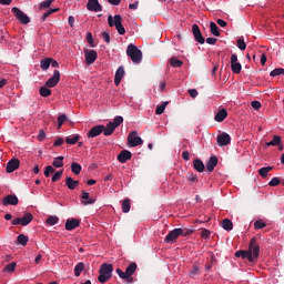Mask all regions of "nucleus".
<instances>
[{
  "label": "nucleus",
  "mask_w": 284,
  "mask_h": 284,
  "mask_svg": "<svg viewBox=\"0 0 284 284\" xmlns=\"http://www.w3.org/2000/svg\"><path fill=\"white\" fill-rule=\"evenodd\" d=\"M34 216L32 213H26L22 217L13 219L11 224L12 225H22V227H26V225H30L32 223Z\"/></svg>",
  "instance_id": "0eeeda50"
},
{
  "label": "nucleus",
  "mask_w": 284,
  "mask_h": 284,
  "mask_svg": "<svg viewBox=\"0 0 284 284\" xmlns=\"http://www.w3.org/2000/svg\"><path fill=\"white\" fill-rule=\"evenodd\" d=\"M68 121L67 114H61L58 116V130H61L62 125Z\"/></svg>",
  "instance_id": "ea45409f"
},
{
  "label": "nucleus",
  "mask_w": 284,
  "mask_h": 284,
  "mask_svg": "<svg viewBox=\"0 0 284 284\" xmlns=\"http://www.w3.org/2000/svg\"><path fill=\"white\" fill-rule=\"evenodd\" d=\"M139 8V1H135L134 3L129 4L130 10H136Z\"/></svg>",
  "instance_id": "338daca9"
},
{
  "label": "nucleus",
  "mask_w": 284,
  "mask_h": 284,
  "mask_svg": "<svg viewBox=\"0 0 284 284\" xmlns=\"http://www.w3.org/2000/svg\"><path fill=\"white\" fill-rule=\"evenodd\" d=\"M111 124H113V126L119 128V125H121V123H123V116L121 115H116L113 120V122H110Z\"/></svg>",
  "instance_id": "c03bdc74"
},
{
  "label": "nucleus",
  "mask_w": 284,
  "mask_h": 284,
  "mask_svg": "<svg viewBox=\"0 0 284 284\" xmlns=\"http://www.w3.org/2000/svg\"><path fill=\"white\" fill-rule=\"evenodd\" d=\"M170 63H171L172 68H181V65H183V61H181L174 57L170 59Z\"/></svg>",
  "instance_id": "a19ab883"
},
{
  "label": "nucleus",
  "mask_w": 284,
  "mask_h": 284,
  "mask_svg": "<svg viewBox=\"0 0 284 284\" xmlns=\"http://www.w3.org/2000/svg\"><path fill=\"white\" fill-rule=\"evenodd\" d=\"M125 74V69L123 67H120L115 72L114 83L115 85H119L121 83V79H123Z\"/></svg>",
  "instance_id": "5701e85b"
},
{
  "label": "nucleus",
  "mask_w": 284,
  "mask_h": 284,
  "mask_svg": "<svg viewBox=\"0 0 284 284\" xmlns=\"http://www.w3.org/2000/svg\"><path fill=\"white\" fill-rule=\"evenodd\" d=\"M192 33L197 43H200L201 45L205 43V38L203 37V33H201V29L199 28V24L192 26Z\"/></svg>",
  "instance_id": "dca6fc26"
},
{
  "label": "nucleus",
  "mask_w": 284,
  "mask_h": 284,
  "mask_svg": "<svg viewBox=\"0 0 284 284\" xmlns=\"http://www.w3.org/2000/svg\"><path fill=\"white\" fill-rule=\"evenodd\" d=\"M281 184V180L278 179V178H273L271 181H270V183H268V185L271 186V187H276V185H280Z\"/></svg>",
  "instance_id": "5fc2aeb1"
},
{
  "label": "nucleus",
  "mask_w": 284,
  "mask_h": 284,
  "mask_svg": "<svg viewBox=\"0 0 284 284\" xmlns=\"http://www.w3.org/2000/svg\"><path fill=\"white\" fill-rule=\"evenodd\" d=\"M103 130H105V125L99 124L95 126H92L90 131L87 133L88 139H94L99 136L100 134H103Z\"/></svg>",
  "instance_id": "ddd939ff"
},
{
  "label": "nucleus",
  "mask_w": 284,
  "mask_h": 284,
  "mask_svg": "<svg viewBox=\"0 0 284 284\" xmlns=\"http://www.w3.org/2000/svg\"><path fill=\"white\" fill-rule=\"evenodd\" d=\"M54 168H52V165H48L44 170V176L49 179L50 174H54Z\"/></svg>",
  "instance_id": "603ef678"
},
{
  "label": "nucleus",
  "mask_w": 284,
  "mask_h": 284,
  "mask_svg": "<svg viewBox=\"0 0 284 284\" xmlns=\"http://www.w3.org/2000/svg\"><path fill=\"white\" fill-rule=\"evenodd\" d=\"M29 241H30V237H28V236H26L23 234H20L17 237L18 245H23V247H26V245H28Z\"/></svg>",
  "instance_id": "473e14b6"
},
{
  "label": "nucleus",
  "mask_w": 284,
  "mask_h": 284,
  "mask_svg": "<svg viewBox=\"0 0 284 284\" xmlns=\"http://www.w3.org/2000/svg\"><path fill=\"white\" fill-rule=\"evenodd\" d=\"M210 30L214 34V37H221V31H219V26H216V23L211 22Z\"/></svg>",
  "instance_id": "58836bf2"
},
{
  "label": "nucleus",
  "mask_w": 284,
  "mask_h": 284,
  "mask_svg": "<svg viewBox=\"0 0 284 284\" xmlns=\"http://www.w3.org/2000/svg\"><path fill=\"white\" fill-rule=\"evenodd\" d=\"M138 145H143V139L139 136L138 131H132L128 135V146L129 148H138Z\"/></svg>",
  "instance_id": "423d86ee"
},
{
  "label": "nucleus",
  "mask_w": 284,
  "mask_h": 284,
  "mask_svg": "<svg viewBox=\"0 0 284 284\" xmlns=\"http://www.w3.org/2000/svg\"><path fill=\"white\" fill-rule=\"evenodd\" d=\"M216 165H219V158H216V155H213L206 162V170H207V172H210V173L214 172V168Z\"/></svg>",
  "instance_id": "412c9836"
},
{
  "label": "nucleus",
  "mask_w": 284,
  "mask_h": 284,
  "mask_svg": "<svg viewBox=\"0 0 284 284\" xmlns=\"http://www.w3.org/2000/svg\"><path fill=\"white\" fill-rule=\"evenodd\" d=\"M222 227L223 230H226V232H232V230L234 229V224L230 219H224L222 221Z\"/></svg>",
  "instance_id": "cd10ccee"
},
{
  "label": "nucleus",
  "mask_w": 284,
  "mask_h": 284,
  "mask_svg": "<svg viewBox=\"0 0 284 284\" xmlns=\"http://www.w3.org/2000/svg\"><path fill=\"white\" fill-rule=\"evenodd\" d=\"M255 230H263V227H267V224L263 222V220H257L254 223Z\"/></svg>",
  "instance_id": "a18cd8bd"
},
{
  "label": "nucleus",
  "mask_w": 284,
  "mask_h": 284,
  "mask_svg": "<svg viewBox=\"0 0 284 284\" xmlns=\"http://www.w3.org/2000/svg\"><path fill=\"white\" fill-rule=\"evenodd\" d=\"M14 270H17V263L14 262H11L10 264H8L6 267H4V272H14Z\"/></svg>",
  "instance_id": "8fccbe9b"
},
{
  "label": "nucleus",
  "mask_w": 284,
  "mask_h": 284,
  "mask_svg": "<svg viewBox=\"0 0 284 284\" xmlns=\"http://www.w3.org/2000/svg\"><path fill=\"white\" fill-rule=\"evenodd\" d=\"M81 199H83V201H84V202H82L83 205H92L97 202V200L90 199V193H88L87 191H82Z\"/></svg>",
  "instance_id": "b1692460"
},
{
  "label": "nucleus",
  "mask_w": 284,
  "mask_h": 284,
  "mask_svg": "<svg viewBox=\"0 0 284 284\" xmlns=\"http://www.w3.org/2000/svg\"><path fill=\"white\" fill-rule=\"evenodd\" d=\"M81 170H83V168L81 166V164L77 163V162H72L71 163V172L73 174H75L77 176H79V174H81Z\"/></svg>",
  "instance_id": "7c9ffc66"
},
{
  "label": "nucleus",
  "mask_w": 284,
  "mask_h": 284,
  "mask_svg": "<svg viewBox=\"0 0 284 284\" xmlns=\"http://www.w3.org/2000/svg\"><path fill=\"white\" fill-rule=\"evenodd\" d=\"M61 176H63V171H57L51 178L52 183H57V181H60Z\"/></svg>",
  "instance_id": "09e8293b"
},
{
  "label": "nucleus",
  "mask_w": 284,
  "mask_h": 284,
  "mask_svg": "<svg viewBox=\"0 0 284 284\" xmlns=\"http://www.w3.org/2000/svg\"><path fill=\"white\" fill-rule=\"evenodd\" d=\"M45 139V131L41 129L38 134V141H43Z\"/></svg>",
  "instance_id": "e2e57ef3"
},
{
  "label": "nucleus",
  "mask_w": 284,
  "mask_h": 284,
  "mask_svg": "<svg viewBox=\"0 0 284 284\" xmlns=\"http://www.w3.org/2000/svg\"><path fill=\"white\" fill-rule=\"evenodd\" d=\"M108 23L110 28H115L116 32L120 34H125V27H123V18L121 14H115L108 17Z\"/></svg>",
  "instance_id": "7ed1b4c3"
},
{
  "label": "nucleus",
  "mask_w": 284,
  "mask_h": 284,
  "mask_svg": "<svg viewBox=\"0 0 284 284\" xmlns=\"http://www.w3.org/2000/svg\"><path fill=\"white\" fill-rule=\"evenodd\" d=\"M136 263L132 262L129 264V266L125 268V272H123L121 268H116L115 272L116 274L123 280V281H129V278L134 275V272H136Z\"/></svg>",
  "instance_id": "39448f33"
},
{
  "label": "nucleus",
  "mask_w": 284,
  "mask_h": 284,
  "mask_svg": "<svg viewBox=\"0 0 284 284\" xmlns=\"http://www.w3.org/2000/svg\"><path fill=\"white\" fill-rule=\"evenodd\" d=\"M54 3V0H44L40 3V8L43 10L45 8H50Z\"/></svg>",
  "instance_id": "864d4df0"
},
{
  "label": "nucleus",
  "mask_w": 284,
  "mask_h": 284,
  "mask_svg": "<svg viewBox=\"0 0 284 284\" xmlns=\"http://www.w3.org/2000/svg\"><path fill=\"white\" fill-rule=\"evenodd\" d=\"M194 234V230L191 229H182L181 236H192Z\"/></svg>",
  "instance_id": "6e6d98bb"
},
{
  "label": "nucleus",
  "mask_w": 284,
  "mask_h": 284,
  "mask_svg": "<svg viewBox=\"0 0 284 284\" xmlns=\"http://www.w3.org/2000/svg\"><path fill=\"white\" fill-rule=\"evenodd\" d=\"M47 225H57V223H59V216L57 215H50L47 221H45Z\"/></svg>",
  "instance_id": "4c0bfd02"
},
{
  "label": "nucleus",
  "mask_w": 284,
  "mask_h": 284,
  "mask_svg": "<svg viewBox=\"0 0 284 284\" xmlns=\"http://www.w3.org/2000/svg\"><path fill=\"white\" fill-rule=\"evenodd\" d=\"M216 41H219V39H216V38H207L206 39V43H209V45H216Z\"/></svg>",
  "instance_id": "0e129e2a"
},
{
  "label": "nucleus",
  "mask_w": 284,
  "mask_h": 284,
  "mask_svg": "<svg viewBox=\"0 0 284 284\" xmlns=\"http://www.w3.org/2000/svg\"><path fill=\"white\" fill-rule=\"evenodd\" d=\"M84 59L87 65H92V63L99 59V53L92 49H84Z\"/></svg>",
  "instance_id": "9d476101"
},
{
  "label": "nucleus",
  "mask_w": 284,
  "mask_h": 284,
  "mask_svg": "<svg viewBox=\"0 0 284 284\" xmlns=\"http://www.w3.org/2000/svg\"><path fill=\"white\" fill-rule=\"evenodd\" d=\"M52 63V58H45L40 61V68L41 70H50V65Z\"/></svg>",
  "instance_id": "c85d7f7f"
},
{
  "label": "nucleus",
  "mask_w": 284,
  "mask_h": 284,
  "mask_svg": "<svg viewBox=\"0 0 284 284\" xmlns=\"http://www.w3.org/2000/svg\"><path fill=\"white\" fill-rule=\"evenodd\" d=\"M85 267V264L83 262H80L74 267V276H81V273L83 272V268Z\"/></svg>",
  "instance_id": "e433bc0d"
},
{
  "label": "nucleus",
  "mask_w": 284,
  "mask_h": 284,
  "mask_svg": "<svg viewBox=\"0 0 284 284\" xmlns=\"http://www.w3.org/2000/svg\"><path fill=\"white\" fill-rule=\"evenodd\" d=\"M63 155L54 158L52 162L53 168H63Z\"/></svg>",
  "instance_id": "c9c22d12"
},
{
  "label": "nucleus",
  "mask_w": 284,
  "mask_h": 284,
  "mask_svg": "<svg viewBox=\"0 0 284 284\" xmlns=\"http://www.w3.org/2000/svg\"><path fill=\"white\" fill-rule=\"evenodd\" d=\"M19 165H21V162L19 159H12L7 163V172L8 174H12L16 170H19Z\"/></svg>",
  "instance_id": "a211bd4d"
},
{
  "label": "nucleus",
  "mask_w": 284,
  "mask_h": 284,
  "mask_svg": "<svg viewBox=\"0 0 284 284\" xmlns=\"http://www.w3.org/2000/svg\"><path fill=\"white\" fill-rule=\"evenodd\" d=\"M68 23H69L70 28H74V18H73V16L69 17Z\"/></svg>",
  "instance_id": "774afa93"
},
{
  "label": "nucleus",
  "mask_w": 284,
  "mask_h": 284,
  "mask_svg": "<svg viewBox=\"0 0 284 284\" xmlns=\"http://www.w3.org/2000/svg\"><path fill=\"white\" fill-rule=\"evenodd\" d=\"M251 106L253 110H261V103L258 101H252Z\"/></svg>",
  "instance_id": "680f3d73"
},
{
  "label": "nucleus",
  "mask_w": 284,
  "mask_h": 284,
  "mask_svg": "<svg viewBox=\"0 0 284 284\" xmlns=\"http://www.w3.org/2000/svg\"><path fill=\"white\" fill-rule=\"evenodd\" d=\"M200 234H201L202 239H210L211 232H210V230L203 229Z\"/></svg>",
  "instance_id": "13d9d810"
},
{
  "label": "nucleus",
  "mask_w": 284,
  "mask_h": 284,
  "mask_svg": "<svg viewBox=\"0 0 284 284\" xmlns=\"http://www.w3.org/2000/svg\"><path fill=\"white\" fill-rule=\"evenodd\" d=\"M130 159H132V152H130L128 150L121 151L120 154L118 155V161L120 163H128V161H130Z\"/></svg>",
  "instance_id": "aec40b11"
},
{
  "label": "nucleus",
  "mask_w": 284,
  "mask_h": 284,
  "mask_svg": "<svg viewBox=\"0 0 284 284\" xmlns=\"http://www.w3.org/2000/svg\"><path fill=\"white\" fill-rule=\"evenodd\" d=\"M114 130H116L114 124H111V122H109L106 124V128L104 126V130H103L104 136H111V134H114Z\"/></svg>",
  "instance_id": "c756f323"
},
{
  "label": "nucleus",
  "mask_w": 284,
  "mask_h": 284,
  "mask_svg": "<svg viewBox=\"0 0 284 284\" xmlns=\"http://www.w3.org/2000/svg\"><path fill=\"white\" fill-rule=\"evenodd\" d=\"M65 185L70 190H77V187L79 186V181L73 180L71 176H68V178H65Z\"/></svg>",
  "instance_id": "393cba45"
},
{
  "label": "nucleus",
  "mask_w": 284,
  "mask_h": 284,
  "mask_svg": "<svg viewBox=\"0 0 284 284\" xmlns=\"http://www.w3.org/2000/svg\"><path fill=\"white\" fill-rule=\"evenodd\" d=\"M281 74H284L283 68H276L270 73L271 77H281Z\"/></svg>",
  "instance_id": "49530a36"
},
{
  "label": "nucleus",
  "mask_w": 284,
  "mask_h": 284,
  "mask_svg": "<svg viewBox=\"0 0 284 284\" xmlns=\"http://www.w3.org/2000/svg\"><path fill=\"white\" fill-rule=\"evenodd\" d=\"M276 146V145H281V135H274L272 141L270 142H266V146L270 148V146Z\"/></svg>",
  "instance_id": "f704fd0d"
},
{
  "label": "nucleus",
  "mask_w": 284,
  "mask_h": 284,
  "mask_svg": "<svg viewBox=\"0 0 284 284\" xmlns=\"http://www.w3.org/2000/svg\"><path fill=\"white\" fill-rule=\"evenodd\" d=\"M189 94L192 99H196L199 97V91H196V89H190Z\"/></svg>",
  "instance_id": "052dcab7"
},
{
  "label": "nucleus",
  "mask_w": 284,
  "mask_h": 284,
  "mask_svg": "<svg viewBox=\"0 0 284 284\" xmlns=\"http://www.w3.org/2000/svg\"><path fill=\"white\" fill-rule=\"evenodd\" d=\"M272 170H274V166H264L258 170V174L262 179H267V173L272 172Z\"/></svg>",
  "instance_id": "2f4dec72"
},
{
  "label": "nucleus",
  "mask_w": 284,
  "mask_h": 284,
  "mask_svg": "<svg viewBox=\"0 0 284 284\" xmlns=\"http://www.w3.org/2000/svg\"><path fill=\"white\" fill-rule=\"evenodd\" d=\"M165 108H168V102L162 103L155 109V114H163L165 112Z\"/></svg>",
  "instance_id": "de8ad7c7"
},
{
  "label": "nucleus",
  "mask_w": 284,
  "mask_h": 284,
  "mask_svg": "<svg viewBox=\"0 0 284 284\" xmlns=\"http://www.w3.org/2000/svg\"><path fill=\"white\" fill-rule=\"evenodd\" d=\"M102 39L105 41V43H110V33L103 32L102 33Z\"/></svg>",
  "instance_id": "69168bd1"
},
{
  "label": "nucleus",
  "mask_w": 284,
  "mask_h": 284,
  "mask_svg": "<svg viewBox=\"0 0 284 284\" xmlns=\"http://www.w3.org/2000/svg\"><path fill=\"white\" fill-rule=\"evenodd\" d=\"M63 143H64L63 138H58V139L54 141V143H53V148H59V146L63 145Z\"/></svg>",
  "instance_id": "bf43d9fd"
},
{
  "label": "nucleus",
  "mask_w": 284,
  "mask_h": 284,
  "mask_svg": "<svg viewBox=\"0 0 284 284\" xmlns=\"http://www.w3.org/2000/svg\"><path fill=\"white\" fill-rule=\"evenodd\" d=\"M216 141H217V145L220 148H223V146L230 145V143H232V138L230 136V134L224 132V133H221L217 135Z\"/></svg>",
  "instance_id": "2eb2a0df"
},
{
  "label": "nucleus",
  "mask_w": 284,
  "mask_h": 284,
  "mask_svg": "<svg viewBox=\"0 0 284 284\" xmlns=\"http://www.w3.org/2000/svg\"><path fill=\"white\" fill-rule=\"evenodd\" d=\"M130 207H131L130 199H125L122 202V212H124V214H128V212H130Z\"/></svg>",
  "instance_id": "79ce46f5"
},
{
  "label": "nucleus",
  "mask_w": 284,
  "mask_h": 284,
  "mask_svg": "<svg viewBox=\"0 0 284 284\" xmlns=\"http://www.w3.org/2000/svg\"><path fill=\"white\" fill-rule=\"evenodd\" d=\"M225 119H227V110L225 109L220 110L214 116V121H216L217 123H223Z\"/></svg>",
  "instance_id": "4be33fe9"
},
{
  "label": "nucleus",
  "mask_w": 284,
  "mask_h": 284,
  "mask_svg": "<svg viewBox=\"0 0 284 284\" xmlns=\"http://www.w3.org/2000/svg\"><path fill=\"white\" fill-rule=\"evenodd\" d=\"M39 94L40 97L48 98L52 95V90H50L48 87H41L39 89Z\"/></svg>",
  "instance_id": "72a5a7b5"
},
{
  "label": "nucleus",
  "mask_w": 284,
  "mask_h": 284,
  "mask_svg": "<svg viewBox=\"0 0 284 284\" xmlns=\"http://www.w3.org/2000/svg\"><path fill=\"white\" fill-rule=\"evenodd\" d=\"M193 168H194V170H196V172L205 171V164H203V161H201V159H195L193 161Z\"/></svg>",
  "instance_id": "a878e982"
},
{
  "label": "nucleus",
  "mask_w": 284,
  "mask_h": 284,
  "mask_svg": "<svg viewBox=\"0 0 284 284\" xmlns=\"http://www.w3.org/2000/svg\"><path fill=\"white\" fill-rule=\"evenodd\" d=\"M79 225H81V221L77 219H69L67 220L64 227L68 230V232H72V230H77Z\"/></svg>",
  "instance_id": "6ab92c4d"
},
{
  "label": "nucleus",
  "mask_w": 284,
  "mask_h": 284,
  "mask_svg": "<svg viewBox=\"0 0 284 284\" xmlns=\"http://www.w3.org/2000/svg\"><path fill=\"white\" fill-rule=\"evenodd\" d=\"M190 276H201V268H199V266H192L190 270Z\"/></svg>",
  "instance_id": "37998d69"
},
{
  "label": "nucleus",
  "mask_w": 284,
  "mask_h": 284,
  "mask_svg": "<svg viewBox=\"0 0 284 284\" xmlns=\"http://www.w3.org/2000/svg\"><path fill=\"white\" fill-rule=\"evenodd\" d=\"M126 54L131 58L133 63H141V61H143V52L134 44L128 45Z\"/></svg>",
  "instance_id": "20e7f679"
},
{
  "label": "nucleus",
  "mask_w": 284,
  "mask_h": 284,
  "mask_svg": "<svg viewBox=\"0 0 284 284\" xmlns=\"http://www.w3.org/2000/svg\"><path fill=\"white\" fill-rule=\"evenodd\" d=\"M236 258H247L248 263H256L258 256H261V246L256 242V237L250 240L248 250L246 251H236Z\"/></svg>",
  "instance_id": "f257e3e1"
},
{
  "label": "nucleus",
  "mask_w": 284,
  "mask_h": 284,
  "mask_svg": "<svg viewBox=\"0 0 284 284\" xmlns=\"http://www.w3.org/2000/svg\"><path fill=\"white\" fill-rule=\"evenodd\" d=\"M79 139H81V135L74 134L65 138V143L68 145H75V143H79Z\"/></svg>",
  "instance_id": "bb28decb"
},
{
  "label": "nucleus",
  "mask_w": 284,
  "mask_h": 284,
  "mask_svg": "<svg viewBox=\"0 0 284 284\" xmlns=\"http://www.w3.org/2000/svg\"><path fill=\"white\" fill-rule=\"evenodd\" d=\"M12 14L22 23V26H28L30 23V17L26 14L23 11H21L19 8L13 7L11 9Z\"/></svg>",
  "instance_id": "6e6552de"
},
{
  "label": "nucleus",
  "mask_w": 284,
  "mask_h": 284,
  "mask_svg": "<svg viewBox=\"0 0 284 284\" xmlns=\"http://www.w3.org/2000/svg\"><path fill=\"white\" fill-rule=\"evenodd\" d=\"M87 41L91 45V48H94V38H92V32L87 33Z\"/></svg>",
  "instance_id": "4d7b16f0"
},
{
  "label": "nucleus",
  "mask_w": 284,
  "mask_h": 284,
  "mask_svg": "<svg viewBox=\"0 0 284 284\" xmlns=\"http://www.w3.org/2000/svg\"><path fill=\"white\" fill-rule=\"evenodd\" d=\"M87 10L89 12H103V6L99 3V0H88Z\"/></svg>",
  "instance_id": "4468645a"
},
{
  "label": "nucleus",
  "mask_w": 284,
  "mask_h": 284,
  "mask_svg": "<svg viewBox=\"0 0 284 284\" xmlns=\"http://www.w3.org/2000/svg\"><path fill=\"white\" fill-rule=\"evenodd\" d=\"M183 234V229H174L173 231L169 232V234L164 239V243H176V239Z\"/></svg>",
  "instance_id": "1a4fd4ad"
},
{
  "label": "nucleus",
  "mask_w": 284,
  "mask_h": 284,
  "mask_svg": "<svg viewBox=\"0 0 284 284\" xmlns=\"http://www.w3.org/2000/svg\"><path fill=\"white\" fill-rule=\"evenodd\" d=\"M61 81V72L59 70L53 71V75L45 82L47 88H57Z\"/></svg>",
  "instance_id": "f8f14e48"
},
{
  "label": "nucleus",
  "mask_w": 284,
  "mask_h": 284,
  "mask_svg": "<svg viewBox=\"0 0 284 284\" xmlns=\"http://www.w3.org/2000/svg\"><path fill=\"white\" fill-rule=\"evenodd\" d=\"M112 272H114V266L112 264H102L99 270V283H108V281L112 278Z\"/></svg>",
  "instance_id": "f03ea898"
},
{
  "label": "nucleus",
  "mask_w": 284,
  "mask_h": 284,
  "mask_svg": "<svg viewBox=\"0 0 284 284\" xmlns=\"http://www.w3.org/2000/svg\"><path fill=\"white\" fill-rule=\"evenodd\" d=\"M231 70L234 74H241V70H243V65L239 62V55L236 53L231 55Z\"/></svg>",
  "instance_id": "9b49d317"
},
{
  "label": "nucleus",
  "mask_w": 284,
  "mask_h": 284,
  "mask_svg": "<svg viewBox=\"0 0 284 284\" xmlns=\"http://www.w3.org/2000/svg\"><path fill=\"white\" fill-rule=\"evenodd\" d=\"M237 48L239 50H245L247 48V44L245 43V40L243 38H240L237 40Z\"/></svg>",
  "instance_id": "3c124183"
},
{
  "label": "nucleus",
  "mask_w": 284,
  "mask_h": 284,
  "mask_svg": "<svg viewBox=\"0 0 284 284\" xmlns=\"http://www.w3.org/2000/svg\"><path fill=\"white\" fill-rule=\"evenodd\" d=\"M2 205L8 207V205H19V197L16 194H9L2 199Z\"/></svg>",
  "instance_id": "f3484780"
}]
</instances>
